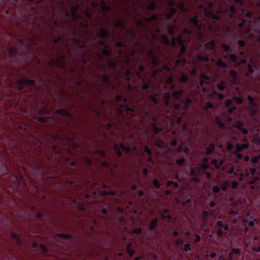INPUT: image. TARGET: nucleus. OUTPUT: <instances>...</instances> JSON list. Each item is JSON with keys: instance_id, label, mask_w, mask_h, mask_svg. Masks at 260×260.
Instances as JSON below:
<instances>
[{"instance_id": "46", "label": "nucleus", "mask_w": 260, "mask_h": 260, "mask_svg": "<svg viewBox=\"0 0 260 260\" xmlns=\"http://www.w3.org/2000/svg\"><path fill=\"white\" fill-rule=\"evenodd\" d=\"M101 78L106 84H108L109 79V76L108 75L105 74L103 75L101 77Z\"/></svg>"}, {"instance_id": "20", "label": "nucleus", "mask_w": 260, "mask_h": 260, "mask_svg": "<svg viewBox=\"0 0 260 260\" xmlns=\"http://www.w3.org/2000/svg\"><path fill=\"white\" fill-rule=\"evenodd\" d=\"M157 16L155 14H153L150 17H147L144 18V21L146 22H150L152 21H155L157 20Z\"/></svg>"}, {"instance_id": "7", "label": "nucleus", "mask_w": 260, "mask_h": 260, "mask_svg": "<svg viewBox=\"0 0 260 260\" xmlns=\"http://www.w3.org/2000/svg\"><path fill=\"white\" fill-rule=\"evenodd\" d=\"M119 61L115 58L110 59L108 62L107 64L111 68H114L116 67L118 64Z\"/></svg>"}, {"instance_id": "32", "label": "nucleus", "mask_w": 260, "mask_h": 260, "mask_svg": "<svg viewBox=\"0 0 260 260\" xmlns=\"http://www.w3.org/2000/svg\"><path fill=\"white\" fill-rule=\"evenodd\" d=\"M102 196H106L108 195L110 196H114L115 194V192L114 191H102L100 193Z\"/></svg>"}, {"instance_id": "6", "label": "nucleus", "mask_w": 260, "mask_h": 260, "mask_svg": "<svg viewBox=\"0 0 260 260\" xmlns=\"http://www.w3.org/2000/svg\"><path fill=\"white\" fill-rule=\"evenodd\" d=\"M187 23L198 26L199 24L198 17L196 15L192 18H189L187 20Z\"/></svg>"}, {"instance_id": "8", "label": "nucleus", "mask_w": 260, "mask_h": 260, "mask_svg": "<svg viewBox=\"0 0 260 260\" xmlns=\"http://www.w3.org/2000/svg\"><path fill=\"white\" fill-rule=\"evenodd\" d=\"M56 112L61 115L62 116H70L71 115V114L70 112L68 110L64 109H58L56 110Z\"/></svg>"}, {"instance_id": "50", "label": "nucleus", "mask_w": 260, "mask_h": 260, "mask_svg": "<svg viewBox=\"0 0 260 260\" xmlns=\"http://www.w3.org/2000/svg\"><path fill=\"white\" fill-rule=\"evenodd\" d=\"M176 39L175 38H172L171 39V42L170 41V44L171 45V46L173 48H174L176 47Z\"/></svg>"}, {"instance_id": "59", "label": "nucleus", "mask_w": 260, "mask_h": 260, "mask_svg": "<svg viewBox=\"0 0 260 260\" xmlns=\"http://www.w3.org/2000/svg\"><path fill=\"white\" fill-rule=\"evenodd\" d=\"M184 162H185V159L184 158H181L179 159H177L176 161V164H177L179 165H183Z\"/></svg>"}, {"instance_id": "58", "label": "nucleus", "mask_w": 260, "mask_h": 260, "mask_svg": "<svg viewBox=\"0 0 260 260\" xmlns=\"http://www.w3.org/2000/svg\"><path fill=\"white\" fill-rule=\"evenodd\" d=\"M232 253H234L238 255H240L241 254L240 250L238 248H233L232 250Z\"/></svg>"}, {"instance_id": "51", "label": "nucleus", "mask_w": 260, "mask_h": 260, "mask_svg": "<svg viewBox=\"0 0 260 260\" xmlns=\"http://www.w3.org/2000/svg\"><path fill=\"white\" fill-rule=\"evenodd\" d=\"M220 190V188L218 186H214L212 187V192L213 193H219Z\"/></svg>"}, {"instance_id": "15", "label": "nucleus", "mask_w": 260, "mask_h": 260, "mask_svg": "<svg viewBox=\"0 0 260 260\" xmlns=\"http://www.w3.org/2000/svg\"><path fill=\"white\" fill-rule=\"evenodd\" d=\"M119 106L121 108H123V111H125L126 112L129 111L134 112V110L129 107V105L127 104H119Z\"/></svg>"}, {"instance_id": "52", "label": "nucleus", "mask_w": 260, "mask_h": 260, "mask_svg": "<svg viewBox=\"0 0 260 260\" xmlns=\"http://www.w3.org/2000/svg\"><path fill=\"white\" fill-rule=\"evenodd\" d=\"M152 183H153V185L156 188H158L160 187V184L158 183V181L157 179H153Z\"/></svg>"}, {"instance_id": "12", "label": "nucleus", "mask_w": 260, "mask_h": 260, "mask_svg": "<svg viewBox=\"0 0 260 260\" xmlns=\"http://www.w3.org/2000/svg\"><path fill=\"white\" fill-rule=\"evenodd\" d=\"M244 125V122L240 120H238L237 121L236 123L233 125V127L234 128H236L237 129L241 130Z\"/></svg>"}, {"instance_id": "27", "label": "nucleus", "mask_w": 260, "mask_h": 260, "mask_svg": "<svg viewBox=\"0 0 260 260\" xmlns=\"http://www.w3.org/2000/svg\"><path fill=\"white\" fill-rule=\"evenodd\" d=\"M216 123L218 125L219 127L222 128L223 129L225 128L224 123L221 122L218 117L216 118Z\"/></svg>"}, {"instance_id": "29", "label": "nucleus", "mask_w": 260, "mask_h": 260, "mask_svg": "<svg viewBox=\"0 0 260 260\" xmlns=\"http://www.w3.org/2000/svg\"><path fill=\"white\" fill-rule=\"evenodd\" d=\"M232 99L237 104L240 105L243 103V99L241 97L233 96Z\"/></svg>"}, {"instance_id": "49", "label": "nucleus", "mask_w": 260, "mask_h": 260, "mask_svg": "<svg viewBox=\"0 0 260 260\" xmlns=\"http://www.w3.org/2000/svg\"><path fill=\"white\" fill-rule=\"evenodd\" d=\"M185 50H186L185 46L184 45H181L180 50L179 52V55H183L184 54V52L185 51Z\"/></svg>"}, {"instance_id": "35", "label": "nucleus", "mask_w": 260, "mask_h": 260, "mask_svg": "<svg viewBox=\"0 0 260 260\" xmlns=\"http://www.w3.org/2000/svg\"><path fill=\"white\" fill-rule=\"evenodd\" d=\"M176 12V10L174 8L172 7L171 9L170 12L167 15V18L168 19L171 18L172 17V16L175 14Z\"/></svg>"}, {"instance_id": "24", "label": "nucleus", "mask_w": 260, "mask_h": 260, "mask_svg": "<svg viewBox=\"0 0 260 260\" xmlns=\"http://www.w3.org/2000/svg\"><path fill=\"white\" fill-rule=\"evenodd\" d=\"M216 65L218 66V67H222L223 68H227V64L222 62V60H221V59H219L217 62H216Z\"/></svg>"}, {"instance_id": "14", "label": "nucleus", "mask_w": 260, "mask_h": 260, "mask_svg": "<svg viewBox=\"0 0 260 260\" xmlns=\"http://www.w3.org/2000/svg\"><path fill=\"white\" fill-rule=\"evenodd\" d=\"M157 219L155 218L153 220H152L150 221L149 226V230L150 231H152L154 230V228H155L157 226Z\"/></svg>"}, {"instance_id": "33", "label": "nucleus", "mask_w": 260, "mask_h": 260, "mask_svg": "<svg viewBox=\"0 0 260 260\" xmlns=\"http://www.w3.org/2000/svg\"><path fill=\"white\" fill-rule=\"evenodd\" d=\"M222 227H219L217 232H216V235H217V236L218 237V238H221L222 237V235H225L226 233H224L223 231H222Z\"/></svg>"}, {"instance_id": "22", "label": "nucleus", "mask_w": 260, "mask_h": 260, "mask_svg": "<svg viewBox=\"0 0 260 260\" xmlns=\"http://www.w3.org/2000/svg\"><path fill=\"white\" fill-rule=\"evenodd\" d=\"M157 4L155 2H151L149 6L147 7L148 10H155L156 9Z\"/></svg>"}, {"instance_id": "56", "label": "nucleus", "mask_w": 260, "mask_h": 260, "mask_svg": "<svg viewBox=\"0 0 260 260\" xmlns=\"http://www.w3.org/2000/svg\"><path fill=\"white\" fill-rule=\"evenodd\" d=\"M230 58L233 62H236L237 59V56L234 54H232L230 55Z\"/></svg>"}, {"instance_id": "47", "label": "nucleus", "mask_w": 260, "mask_h": 260, "mask_svg": "<svg viewBox=\"0 0 260 260\" xmlns=\"http://www.w3.org/2000/svg\"><path fill=\"white\" fill-rule=\"evenodd\" d=\"M144 151L147 153L148 156H151L152 152L151 149L147 146L144 147Z\"/></svg>"}, {"instance_id": "9", "label": "nucleus", "mask_w": 260, "mask_h": 260, "mask_svg": "<svg viewBox=\"0 0 260 260\" xmlns=\"http://www.w3.org/2000/svg\"><path fill=\"white\" fill-rule=\"evenodd\" d=\"M223 163V160L221 159L219 162L216 159H213L211 161V164L215 166L217 169H219Z\"/></svg>"}, {"instance_id": "2", "label": "nucleus", "mask_w": 260, "mask_h": 260, "mask_svg": "<svg viewBox=\"0 0 260 260\" xmlns=\"http://www.w3.org/2000/svg\"><path fill=\"white\" fill-rule=\"evenodd\" d=\"M109 32L103 28H100L95 32V35L100 39L105 38Z\"/></svg>"}, {"instance_id": "60", "label": "nucleus", "mask_w": 260, "mask_h": 260, "mask_svg": "<svg viewBox=\"0 0 260 260\" xmlns=\"http://www.w3.org/2000/svg\"><path fill=\"white\" fill-rule=\"evenodd\" d=\"M162 129L161 128H159L156 126H154L153 127V132L154 134H157L160 131H161Z\"/></svg>"}, {"instance_id": "55", "label": "nucleus", "mask_w": 260, "mask_h": 260, "mask_svg": "<svg viewBox=\"0 0 260 260\" xmlns=\"http://www.w3.org/2000/svg\"><path fill=\"white\" fill-rule=\"evenodd\" d=\"M210 16H211V17L213 19H215L216 20H219L220 19V17L218 15H217L214 13H211Z\"/></svg>"}, {"instance_id": "48", "label": "nucleus", "mask_w": 260, "mask_h": 260, "mask_svg": "<svg viewBox=\"0 0 260 260\" xmlns=\"http://www.w3.org/2000/svg\"><path fill=\"white\" fill-rule=\"evenodd\" d=\"M16 50L17 49L15 47L10 48L8 50L9 54L10 55H14L15 53V52H16Z\"/></svg>"}, {"instance_id": "31", "label": "nucleus", "mask_w": 260, "mask_h": 260, "mask_svg": "<svg viewBox=\"0 0 260 260\" xmlns=\"http://www.w3.org/2000/svg\"><path fill=\"white\" fill-rule=\"evenodd\" d=\"M10 237H11V238H12L13 239H15V242L17 244H19L20 243V240H19V238L18 237V235L17 234L11 233L10 234Z\"/></svg>"}, {"instance_id": "39", "label": "nucleus", "mask_w": 260, "mask_h": 260, "mask_svg": "<svg viewBox=\"0 0 260 260\" xmlns=\"http://www.w3.org/2000/svg\"><path fill=\"white\" fill-rule=\"evenodd\" d=\"M229 74L231 77H233L234 79L236 80L237 78V73L234 70H231L229 72Z\"/></svg>"}, {"instance_id": "40", "label": "nucleus", "mask_w": 260, "mask_h": 260, "mask_svg": "<svg viewBox=\"0 0 260 260\" xmlns=\"http://www.w3.org/2000/svg\"><path fill=\"white\" fill-rule=\"evenodd\" d=\"M157 95L156 94L154 95H151L150 97V99L152 100L153 103L154 104H158V103H159V101H158V99L156 98Z\"/></svg>"}, {"instance_id": "18", "label": "nucleus", "mask_w": 260, "mask_h": 260, "mask_svg": "<svg viewBox=\"0 0 260 260\" xmlns=\"http://www.w3.org/2000/svg\"><path fill=\"white\" fill-rule=\"evenodd\" d=\"M102 52H103V54L105 55V56H108L111 53V50L109 48V47L108 45H106L103 49H102Z\"/></svg>"}, {"instance_id": "57", "label": "nucleus", "mask_w": 260, "mask_h": 260, "mask_svg": "<svg viewBox=\"0 0 260 260\" xmlns=\"http://www.w3.org/2000/svg\"><path fill=\"white\" fill-rule=\"evenodd\" d=\"M233 102V99H227L225 101L224 104L226 107H229Z\"/></svg>"}, {"instance_id": "13", "label": "nucleus", "mask_w": 260, "mask_h": 260, "mask_svg": "<svg viewBox=\"0 0 260 260\" xmlns=\"http://www.w3.org/2000/svg\"><path fill=\"white\" fill-rule=\"evenodd\" d=\"M124 21L121 19H118L113 22V24L117 27H121L124 25Z\"/></svg>"}, {"instance_id": "4", "label": "nucleus", "mask_w": 260, "mask_h": 260, "mask_svg": "<svg viewBox=\"0 0 260 260\" xmlns=\"http://www.w3.org/2000/svg\"><path fill=\"white\" fill-rule=\"evenodd\" d=\"M249 147V144H242L240 145L237 143L236 145V152H241L245 149H247Z\"/></svg>"}, {"instance_id": "42", "label": "nucleus", "mask_w": 260, "mask_h": 260, "mask_svg": "<svg viewBox=\"0 0 260 260\" xmlns=\"http://www.w3.org/2000/svg\"><path fill=\"white\" fill-rule=\"evenodd\" d=\"M17 84H21L23 86L27 85L26 82L25 81V78H22L17 81Z\"/></svg>"}, {"instance_id": "62", "label": "nucleus", "mask_w": 260, "mask_h": 260, "mask_svg": "<svg viewBox=\"0 0 260 260\" xmlns=\"http://www.w3.org/2000/svg\"><path fill=\"white\" fill-rule=\"evenodd\" d=\"M190 181V182L197 183V182H199V179L198 176H194V177H192L191 178Z\"/></svg>"}, {"instance_id": "21", "label": "nucleus", "mask_w": 260, "mask_h": 260, "mask_svg": "<svg viewBox=\"0 0 260 260\" xmlns=\"http://www.w3.org/2000/svg\"><path fill=\"white\" fill-rule=\"evenodd\" d=\"M151 62L155 67L158 66L159 63V59L155 56L151 57Z\"/></svg>"}, {"instance_id": "16", "label": "nucleus", "mask_w": 260, "mask_h": 260, "mask_svg": "<svg viewBox=\"0 0 260 260\" xmlns=\"http://www.w3.org/2000/svg\"><path fill=\"white\" fill-rule=\"evenodd\" d=\"M205 46L210 50H213L215 48V41L211 40L205 44Z\"/></svg>"}, {"instance_id": "30", "label": "nucleus", "mask_w": 260, "mask_h": 260, "mask_svg": "<svg viewBox=\"0 0 260 260\" xmlns=\"http://www.w3.org/2000/svg\"><path fill=\"white\" fill-rule=\"evenodd\" d=\"M191 102V100L189 98H186L184 101H183V104L184 105L183 109L186 110L188 108L189 104Z\"/></svg>"}, {"instance_id": "41", "label": "nucleus", "mask_w": 260, "mask_h": 260, "mask_svg": "<svg viewBox=\"0 0 260 260\" xmlns=\"http://www.w3.org/2000/svg\"><path fill=\"white\" fill-rule=\"evenodd\" d=\"M229 186V183L226 181H224V182L223 183L222 185H221V189L223 191H225L227 189V187Z\"/></svg>"}, {"instance_id": "63", "label": "nucleus", "mask_w": 260, "mask_h": 260, "mask_svg": "<svg viewBox=\"0 0 260 260\" xmlns=\"http://www.w3.org/2000/svg\"><path fill=\"white\" fill-rule=\"evenodd\" d=\"M213 105L210 102H208L205 104V107L207 109H210L213 108Z\"/></svg>"}, {"instance_id": "1", "label": "nucleus", "mask_w": 260, "mask_h": 260, "mask_svg": "<svg viewBox=\"0 0 260 260\" xmlns=\"http://www.w3.org/2000/svg\"><path fill=\"white\" fill-rule=\"evenodd\" d=\"M64 56L62 55L61 57L58 56L56 59L52 60L51 64L58 67L63 68L66 66V62L64 61Z\"/></svg>"}, {"instance_id": "43", "label": "nucleus", "mask_w": 260, "mask_h": 260, "mask_svg": "<svg viewBox=\"0 0 260 260\" xmlns=\"http://www.w3.org/2000/svg\"><path fill=\"white\" fill-rule=\"evenodd\" d=\"M147 56L150 58H151L155 56L154 55L153 50L152 49H149L146 52Z\"/></svg>"}, {"instance_id": "25", "label": "nucleus", "mask_w": 260, "mask_h": 260, "mask_svg": "<svg viewBox=\"0 0 260 260\" xmlns=\"http://www.w3.org/2000/svg\"><path fill=\"white\" fill-rule=\"evenodd\" d=\"M189 80V78L184 75V74H182L179 79V82L180 83H186Z\"/></svg>"}, {"instance_id": "45", "label": "nucleus", "mask_w": 260, "mask_h": 260, "mask_svg": "<svg viewBox=\"0 0 260 260\" xmlns=\"http://www.w3.org/2000/svg\"><path fill=\"white\" fill-rule=\"evenodd\" d=\"M25 81L26 82L27 85H34L35 82L34 80L25 78Z\"/></svg>"}, {"instance_id": "36", "label": "nucleus", "mask_w": 260, "mask_h": 260, "mask_svg": "<svg viewBox=\"0 0 260 260\" xmlns=\"http://www.w3.org/2000/svg\"><path fill=\"white\" fill-rule=\"evenodd\" d=\"M162 37L164 44L165 45H169L170 44V40L168 39L167 36L166 35H163Z\"/></svg>"}, {"instance_id": "3", "label": "nucleus", "mask_w": 260, "mask_h": 260, "mask_svg": "<svg viewBox=\"0 0 260 260\" xmlns=\"http://www.w3.org/2000/svg\"><path fill=\"white\" fill-rule=\"evenodd\" d=\"M183 93V91L182 90H179L178 91H174L172 92L171 96H172V98L175 101H178L181 99Z\"/></svg>"}, {"instance_id": "44", "label": "nucleus", "mask_w": 260, "mask_h": 260, "mask_svg": "<svg viewBox=\"0 0 260 260\" xmlns=\"http://www.w3.org/2000/svg\"><path fill=\"white\" fill-rule=\"evenodd\" d=\"M110 7L107 5H102L101 6V10L102 11H108L110 10Z\"/></svg>"}, {"instance_id": "37", "label": "nucleus", "mask_w": 260, "mask_h": 260, "mask_svg": "<svg viewBox=\"0 0 260 260\" xmlns=\"http://www.w3.org/2000/svg\"><path fill=\"white\" fill-rule=\"evenodd\" d=\"M196 58L200 60L205 61L206 62H208L209 60V58L208 56H203L198 55L197 56Z\"/></svg>"}, {"instance_id": "28", "label": "nucleus", "mask_w": 260, "mask_h": 260, "mask_svg": "<svg viewBox=\"0 0 260 260\" xmlns=\"http://www.w3.org/2000/svg\"><path fill=\"white\" fill-rule=\"evenodd\" d=\"M155 145L159 148H163L164 147V143L161 139L157 140L155 143Z\"/></svg>"}, {"instance_id": "11", "label": "nucleus", "mask_w": 260, "mask_h": 260, "mask_svg": "<svg viewBox=\"0 0 260 260\" xmlns=\"http://www.w3.org/2000/svg\"><path fill=\"white\" fill-rule=\"evenodd\" d=\"M132 243H128L126 246V250L129 256H132L135 253V250L131 249Z\"/></svg>"}, {"instance_id": "61", "label": "nucleus", "mask_w": 260, "mask_h": 260, "mask_svg": "<svg viewBox=\"0 0 260 260\" xmlns=\"http://www.w3.org/2000/svg\"><path fill=\"white\" fill-rule=\"evenodd\" d=\"M173 81L172 75L170 76L166 80L167 84H171Z\"/></svg>"}, {"instance_id": "19", "label": "nucleus", "mask_w": 260, "mask_h": 260, "mask_svg": "<svg viewBox=\"0 0 260 260\" xmlns=\"http://www.w3.org/2000/svg\"><path fill=\"white\" fill-rule=\"evenodd\" d=\"M214 150H215V146H214V145L213 144H209L208 147H207L206 148V154L207 155L210 154Z\"/></svg>"}, {"instance_id": "10", "label": "nucleus", "mask_w": 260, "mask_h": 260, "mask_svg": "<svg viewBox=\"0 0 260 260\" xmlns=\"http://www.w3.org/2000/svg\"><path fill=\"white\" fill-rule=\"evenodd\" d=\"M169 212V210L168 209H164L162 212H160L161 218L162 219L165 220L167 218L169 220H171L172 219V216L170 215H167V216H165V213H167Z\"/></svg>"}, {"instance_id": "64", "label": "nucleus", "mask_w": 260, "mask_h": 260, "mask_svg": "<svg viewBox=\"0 0 260 260\" xmlns=\"http://www.w3.org/2000/svg\"><path fill=\"white\" fill-rule=\"evenodd\" d=\"M183 249L185 251H190L191 249L190 245L188 243L185 244Z\"/></svg>"}, {"instance_id": "53", "label": "nucleus", "mask_w": 260, "mask_h": 260, "mask_svg": "<svg viewBox=\"0 0 260 260\" xmlns=\"http://www.w3.org/2000/svg\"><path fill=\"white\" fill-rule=\"evenodd\" d=\"M48 118H44V117H38L37 118V120L40 122V123H45L47 122V119Z\"/></svg>"}, {"instance_id": "23", "label": "nucleus", "mask_w": 260, "mask_h": 260, "mask_svg": "<svg viewBox=\"0 0 260 260\" xmlns=\"http://www.w3.org/2000/svg\"><path fill=\"white\" fill-rule=\"evenodd\" d=\"M56 236L65 239H68L72 238V236L71 235L66 234H56Z\"/></svg>"}, {"instance_id": "38", "label": "nucleus", "mask_w": 260, "mask_h": 260, "mask_svg": "<svg viewBox=\"0 0 260 260\" xmlns=\"http://www.w3.org/2000/svg\"><path fill=\"white\" fill-rule=\"evenodd\" d=\"M120 147L124 151H126L127 153H130L131 151V148L129 147H125L122 144H119Z\"/></svg>"}, {"instance_id": "34", "label": "nucleus", "mask_w": 260, "mask_h": 260, "mask_svg": "<svg viewBox=\"0 0 260 260\" xmlns=\"http://www.w3.org/2000/svg\"><path fill=\"white\" fill-rule=\"evenodd\" d=\"M209 215V213L208 211H204L202 213V219L206 222L208 220V216Z\"/></svg>"}, {"instance_id": "54", "label": "nucleus", "mask_w": 260, "mask_h": 260, "mask_svg": "<svg viewBox=\"0 0 260 260\" xmlns=\"http://www.w3.org/2000/svg\"><path fill=\"white\" fill-rule=\"evenodd\" d=\"M176 41L181 46L182 45H184V42L182 39L181 36L177 37V38H176Z\"/></svg>"}, {"instance_id": "26", "label": "nucleus", "mask_w": 260, "mask_h": 260, "mask_svg": "<svg viewBox=\"0 0 260 260\" xmlns=\"http://www.w3.org/2000/svg\"><path fill=\"white\" fill-rule=\"evenodd\" d=\"M247 99L248 100L249 105L253 107L256 106V103L254 102V98H253L251 96L248 95L247 97Z\"/></svg>"}, {"instance_id": "5", "label": "nucleus", "mask_w": 260, "mask_h": 260, "mask_svg": "<svg viewBox=\"0 0 260 260\" xmlns=\"http://www.w3.org/2000/svg\"><path fill=\"white\" fill-rule=\"evenodd\" d=\"M79 9V6L76 5L72 7L71 9V16L72 17L73 20H76L77 19L78 16L76 14V12L78 11Z\"/></svg>"}, {"instance_id": "17", "label": "nucleus", "mask_w": 260, "mask_h": 260, "mask_svg": "<svg viewBox=\"0 0 260 260\" xmlns=\"http://www.w3.org/2000/svg\"><path fill=\"white\" fill-rule=\"evenodd\" d=\"M113 150L116 152V154L118 157H121L122 155L121 152L118 147V146L117 144L115 143L113 146Z\"/></svg>"}]
</instances>
